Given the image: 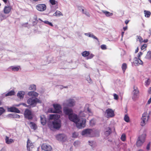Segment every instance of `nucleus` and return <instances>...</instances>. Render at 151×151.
I'll return each instance as SVG.
<instances>
[{
  "label": "nucleus",
  "instance_id": "f257e3e1",
  "mask_svg": "<svg viewBox=\"0 0 151 151\" xmlns=\"http://www.w3.org/2000/svg\"><path fill=\"white\" fill-rule=\"evenodd\" d=\"M60 116L59 115L55 114H51L50 115L49 119H54L49 125V127L51 130L54 129H59L61 127V121L59 119Z\"/></svg>",
  "mask_w": 151,
  "mask_h": 151
},
{
  "label": "nucleus",
  "instance_id": "f03ea898",
  "mask_svg": "<svg viewBox=\"0 0 151 151\" xmlns=\"http://www.w3.org/2000/svg\"><path fill=\"white\" fill-rule=\"evenodd\" d=\"M86 120L85 118L79 117L75 124L77 128L82 129L86 127Z\"/></svg>",
  "mask_w": 151,
  "mask_h": 151
},
{
  "label": "nucleus",
  "instance_id": "7ed1b4c3",
  "mask_svg": "<svg viewBox=\"0 0 151 151\" xmlns=\"http://www.w3.org/2000/svg\"><path fill=\"white\" fill-rule=\"evenodd\" d=\"M87 114H88L89 116H91L92 113L91 110L89 108L88 105H86L84 107L83 111H81L79 113L80 117H86Z\"/></svg>",
  "mask_w": 151,
  "mask_h": 151
},
{
  "label": "nucleus",
  "instance_id": "20e7f679",
  "mask_svg": "<svg viewBox=\"0 0 151 151\" xmlns=\"http://www.w3.org/2000/svg\"><path fill=\"white\" fill-rule=\"evenodd\" d=\"M27 103L32 107L36 106L37 103H40L41 101L38 99L32 97L29 98L27 100Z\"/></svg>",
  "mask_w": 151,
  "mask_h": 151
},
{
  "label": "nucleus",
  "instance_id": "39448f33",
  "mask_svg": "<svg viewBox=\"0 0 151 151\" xmlns=\"http://www.w3.org/2000/svg\"><path fill=\"white\" fill-rule=\"evenodd\" d=\"M146 136V134L145 132L139 136L136 142V145L137 147L141 146L144 142Z\"/></svg>",
  "mask_w": 151,
  "mask_h": 151
},
{
  "label": "nucleus",
  "instance_id": "423d86ee",
  "mask_svg": "<svg viewBox=\"0 0 151 151\" xmlns=\"http://www.w3.org/2000/svg\"><path fill=\"white\" fill-rule=\"evenodd\" d=\"M75 100L71 99H69L65 100L63 103L64 106L67 107H72L75 105Z\"/></svg>",
  "mask_w": 151,
  "mask_h": 151
},
{
  "label": "nucleus",
  "instance_id": "0eeeda50",
  "mask_svg": "<svg viewBox=\"0 0 151 151\" xmlns=\"http://www.w3.org/2000/svg\"><path fill=\"white\" fill-rule=\"evenodd\" d=\"M54 109L52 108L49 109V111L51 113H61V107L60 104H53V105Z\"/></svg>",
  "mask_w": 151,
  "mask_h": 151
},
{
  "label": "nucleus",
  "instance_id": "6e6552de",
  "mask_svg": "<svg viewBox=\"0 0 151 151\" xmlns=\"http://www.w3.org/2000/svg\"><path fill=\"white\" fill-rule=\"evenodd\" d=\"M149 118V116L147 112H145L143 114L141 119V125L142 126H144L147 123Z\"/></svg>",
  "mask_w": 151,
  "mask_h": 151
},
{
  "label": "nucleus",
  "instance_id": "1a4fd4ad",
  "mask_svg": "<svg viewBox=\"0 0 151 151\" xmlns=\"http://www.w3.org/2000/svg\"><path fill=\"white\" fill-rule=\"evenodd\" d=\"M94 132L93 130L90 129H87L82 131L81 134L83 136L92 137L93 134Z\"/></svg>",
  "mask_w": 151,
  "mask_h": 151
},
{
  "label": "nucleus",
  "instance_id": "9d476101",
  "mask_svg": "<svg viewBox=\"0 0 151 151\" xmlns=\"http://www.w3.org/2000/svg\"><path fill=\"white\" fill-rule=\"evenodd\" d=\"M134 90L132 92V99L134 100L139 97V91L137 87L134 86L133 87Z\"/></svg>",
  "mask_w": 151,
  "mask_h": 151
},
{
  "label": "nucleus",
  "instance_id": "9b49d317",
  "mask_svg": "<svg viewBox=\"0 0 151 151\" xmlns=\"http://www.w3.org/2000/svg\"><path fill=\"white\" fill-rule=\"evenodd\" d=\"M24 114L25 118L28 119H32L33 117V115L31 111L28 109L25 110Z\"/></svg>",
  "mask_w": 151,
  "mask_h": 151
},
{
  "label": "nucleus",
  "instance_id": "f8f14e48",
  "mask_svg": "<svg viewBox=\"0 0 151 151\" xmlns=\"http://www.w3.org/2000/svg\"><path fill=\"white\" fill-rule=\"evenodd\" d=\"M27 143V151H32V149L34 148L33 143L29 139H28Z\"/></svg>",
  "mask_w": 151,
  "mask_h": 151
},
{
  "label": "nucleus",
  "instance_id": "ddd939ff",
  "mask_svg": "<svg viewBox=\"0 0 151 151\" xmlns=\"http://www.w3.org/2000/svg\"><path fill=\"white\" fill-rule=\"evenodd\" d=\"M79 117L76 114L73 113L69 116L68 118L70 121L74 122L75 123L76 122V121Z\"/></svg>",
  "mask_w": 151,
  "mask_h": 151
},
{
  "label": "nucleus",
  "instance_id": "4468645a",
  "mask_svg": "<svg viewBox=\"0 0 151 151\" xmlns=\"http://www.w3.org/2000/svg\"><path fill=\"white\" fill-rule=\"evenodd\" d=\"M36 8L38 11L42 12L46 10V6L44 4H38L36 6Z\"/></svg>",
  "mask_w": 151,
  "mask_h": 151
},
{
  "label": "nucleus",
  "instance_id": "2eb2a0df",
  "mask_svg": "<svg viewBox=\"0 0 151 151\" xmlns=\"http://www.w3.org/2000/svg\"><path fill=\"white\" fill-rule=\"evenodd\" d=\"M105 114L107 117H111L114 116V111L111 109H108L106 110Z\"/></svg>",
  "mask_w": 151,
  "mask_h": 151
},
{
  "label": "nucleus",
  "instance_id": "dca6fc26",
  "mask_svg": "<svg viewBox=\"0 0 151 151\" xmlns=\"http://www.w3.org/2000/svg\"><path fill=\"white\" fill-rule=\"evenodd\" d=\"M63 111L66 115L68 116V117L70 115H71L73 113L72 109L69 108L67 107L64 106L63 108Z\"/></svg>",
  "mask_w": 151,
  "mask_h": 151
},
{
  "label": "nucleus",
  "instance_id": "f3484780",
  "mask_svg": "<svg viewBox=\"0 0 151 151\" xmlns=\"http://www.w3.org/2000/svg\"><path fill=\"white\" fill-rule=\"evenodd\" d=\"M41 148L44 151H51L52 150V147L50 145L45 144L42 145Z\"/></svg>",
  "mask_w": 151,
  "mask_h": 151
},
{
  "label": "nucleus",
  "instance_id": "a211bd4d",
  "mask_svg": "<svg viewBox=\"0 0 151 151\" xmlns=\"http://www.w3.org/2000/svg\"><path fill=\"white\" fill-rule=\"evenodd\" d=\"M134 63L136 66L142 64L143 62L140 59L137 58H135L134 59Z\"/></svg>",
  "mask_w": 151,
  "mask_h": 151
},
{
  "label": "nucleus",
  "instance_id": "6ab92c4d",
  "mask_svg": "<svg viewBox=\"0 0 151 151\" xmlns=\"http://www.w3.org/2000/svg\"><path fill=\"white\" fill-rule=\"evenodd\" d=\"M65 138V135L64 134H59L56 136V138L59 141H64Z\"/></svg>",
  "mask_w": 151,
  "mask_h": 151
},
{
  "label": "nucleus",
  "instance_id": "aec40b11",
  "mask_svg": "<svg viewBox=\"0 0 151 151\" xmlns=\"http://www.w3.org/2000/svg\"><path fill=\"white\" fill-rule=\"evenodd\" d=\"M25 92L23 91H19L17 93V96L20 99H23Z\"/></svg>",
  "mask_w": 151,
  "mask_h": 151
},
{
  "label": "nucleus",
  "instance_id": "412c9836",
  "mask_svg": "<svg viewBox=\"0 0 151 151\" xmlns=\"http://www.w3.org/2000/svg\"><path fill=\"white\" fill-rule=\"evenodd\" d=\"M8 110L9 111L17 113H19L20 112V111L19 109L14 107L9 108H8Z\"/></svg>",
  "mask_w": 151,
  "mask_h": 151
},
{
  "label": "nucleus",
  "instance_id": "4be33fe9",
  "mask_svg": "<svg viewBox=\"0 0 151 151\" xmlns=\"http://www.w3.org/2000/svg\"><path fill=\"white\" fill-rule=\"evenodd\" d=\"M27 95L29 96L35 97L38 96V93L34 91H31L29 92Z\"/></svg>",
  "mask_w": 151,
  "mask_h": 151
},
{
  "label": "nucleus",
  "instance_id": "5701e85b",
  "mask_svg": "<svg viewBox=\"0 0 151 151\" xmlns=\"http://www.w3.org/2000/svg\"><path fill=\"white\" fill-rule=\"evenodd\" d=\"M84 35L86 36H88L92 38L93 39H95L97 40H98V38L95 36L93 33L89 32L88 33H85Z\"/></svg>",
  "mask_w": 151,
  "mask_h": 151
},
{
  "label": "nucleus",
  "instance_id": "b1692460",
  "mask_svg": "<svg viewBox=\"0 0 151 151\" xmlns=\"http://www.w3.org/2000/svg\"><path fill=\"white\" fill-rule=\"evenodd\" d=\"M40 120L41 124L43 125H44L46 123V120L45 116L42 115L40 116Z\"/></svg>",
  "mask_w": 151,
  "mask_h": 151
},
{
  "label": "nucleus",
  "instance_id": "393cba45",
  "mask_svg": "<svg viewBox=\"0 0 151 151\" xmlns=\"http://www.w3.org/2000/svg\"><path fill=\"white\" fill-rule=\"evenodd\" d=\"M12 8L10 6H5L4 9V12L5 14H7L9 13L11 10Z\"/></svg>",
  "mask_w": 151,
  "mask_h": 151
},
{
  "label": "nucleus",
  "instance_id": "a878e982",
  "mask_svg": "<svg viewBox=\"0 0 151 151\" xmlns=\"http://www.w3.org/2000/svg\"><path fill=\"white\" fill-rule=\"evenodd\" d=\"M5 139L6 143L8 144H10L14 142V140L13 139L9 138L7 136L6 137Z\"/></svg>",
  "mask_w": 151,
  "mask_h": 151
},
{
  "label": "nucleus",
  "instance_id": "bb28decb",
  "mask_svg": "<svg viewBox=\"0 0 151 151\" xmlns=\"http://www.w3.org/2000/svg\"><path fill=\"white\" fill-rule=\"evenodd\" d=\"M111 132V129L110 127L107 128L105 132V134L106 136H109Z\"/></svg>",
  "mask_w": 151,
  "mask_h": 151
},
{
  "label": "nucleus",
  "instance_id": "cd10ccee",
  "mask_svg": "<svg viewBox=\"0 0 151 151\" xmlns=\"http://www.w3.org/2000/svg\"><path fill=\"white\" fill-rule=\"evenodd\" d=\"M63 15L61 12L57 10L53 14V16L56 17H59L60 16H63Z\"/></svg>",
  "mask_w": 151,
  "mask_h": 151
},
{
  "label": "nucleus",
  "instance_id": "c85d7f7f",
  "mask_svg": "<svg viewBox=\"0 0 151 151\" xmlns=\"http://www.w3.org/2000/svg\"><path fill=\"white\" fill-rule=\"evenodd\" d=\"M29 125L31 128L34 130H35L37 128L36 124L33 122H30L29 123Z\"/></svg>",
  "mask_w": 151,
  "mask_h": 151
},
{
  "label": "nucleus",
  "instance_id": "c756f323",
  "mask_svg": "<svg viewBox=\"0 0 151 151\" xmlns=\"http://www.w3.org/2000/svg\"><path fill=\"white\" fill-rule=\"evenodd\" d=\"M15 94V91L14 90H12L9 92L5 94V96H11L14 95Z\"/></svg>",
  "mask_w": 151,
  "mask_h": 151
},
{
  "label": "nucleus",
  "instance_id": "7c9ffc66",
  "mask_svg": "<svg viewBox=\"0 0 151 151\" xmlns=\"http://www.w3.org/2000/svg\"><path fill=\"white\" fill-rule=\"evenodd\" d=\"M144 14H145V16L146 17H149L151 14V12L148 11L144 10Z\"/></svg>",
  "mask_w": 151,
  "mask_h": 151
},
{
  "label": "nucleus",
  "instance_id": "2f4dec72",
  "mask_svg": "<svg viewBox=\"0 0 151 151\" xmlns=\"http://www.w3.org/2000/svg\"><path fill=\"white\" fill-rule=\"evenodd\" d=\"M30 90L35 91L36 90V86L34 84H31L30 85L29 88Z\"/></svg>",
  "mask_w": 151,
  "mask_h": 151
},
{
  "label": "nucleus",
  "instance_id": "473e14b6",
  "mask_svg": "<svg viewBox=\"0 0 151 151\" xmlns=\"http://www.w3.org/2000/svg\"><path fill=\"white\" fill-rule=\"evenodd\" d=\"M82 12L88 17H89L90 16L89 13L86 10L82 9Z\"/></svg>",
  "mask_w": 151,
  "mask_h": 151
},
{
  "label": "nucleus",
  "instance_id": "72a5a7b5",
  "mask_svg": "<svg viewBox=\"0 0 151 151\" xmlns=\"http://www.w3.org/2000/svg\"><path fill=\"white\" fill-rule=\"evenodd\" d=\"M102 12L104 13L107 17H109L113 15L112 13H111L105 10H102Z\"/></svg>",
  "mask_w": 151,
  "mask_h": 151
},
{
  "label": "nucleus",
  "instance_id": "f704fd0d",
  "mask_svg": "<svg viewBox=\"0 0 151 151\" xmlns=\"http://www.w3.org/2000/svg\"><path fill=\"white\" fill-rule=\"evenodd\" d=\"M90 53L88 51H85L83 52L82 53V55L84 57H88Z\"/></svg>",
  "mask_w": 151,
  "mask_h": 151
},
{
  "label": "nucleus",
  "instance_id": "c9c22d12",
  "mask_svg": "<svg viewBox=\"0 0 151 151\" xmlns=\"http://www.w3.org/2000/svg\"><path fill=\"white\" fill-rule=\"evenodd\" d=\"M145 58L148 59H151V51H148L145 57Z\"/></svg>",
  "mask_w": 151,
  "mask_h": 151
},
{
  "label": "nucleus",
  "instance_id": "e433bc0d",
  "mask_svg": "<svg viewBox=\"0 0 151 151\" xmlns=\"http://www.w3.org/2000/svg\"><path fill=\"white\" fill-rule=\"evenodd\" d=\"M94 132L93 134V136L92 137H98L99 135V131L93 130Z\"/></svg>",
  "mask_w": 151,
  "mask_h": 151
},
{
  "label": "nucleus",
  "instance_id": "4c0bfd02",
  "mask_svg": "<svg viewBox=\"0 0 151 151\" xmlns=\"http://www.w3.org/2000/svg\"><path fill=\"white\" fill-rule=\"evenodd\" d=\"M122 68L124 72L127 68V65L126 63H124L122 64Z\"/></svg>",
  "mask_w": 151,
  "mask_h": 151
},
{
  "label": "nucleus",
  "instance_id": "58836bf2",
  "mask_svg": "<svg viewBox=\"0 0 151 151\" xmlns=\"http://www.w3.org/2000/svg\"><path fill=\"white\" fill-rule=\"evenodd\" d=\"M80 144V142L78 141H75L73 144L74 146L76 147H77L79 146Z\"/></svg>",
  "mask_w": 151,
  "mask_h": 151
},
{
  "label": "nucleus",
  "instance_id": "ea45409f",
  "mask_svg": "<svg viewBox=\"0 0 151 151\" xmlns=\"http://www.w3.org/2000/svg\"><path fill=\"white\" fill-rule=\"evenodd\" d=\"M137 41L139 40L140 42H143V39L141 36H137Z\"/></svg>",
  "mask_w": 151,
  "mask_h": 151
},
{
  "label": "nucleus",
  "instance_id": "a19ab883",
  "mask_svg": "<svg viewBox=\"0 0 151 151\" xmlns=\"http://www.w3.org/2000/svg\"><path fill=\"white\" fill-rule=\"evenodd\" d=\"M124 119L125 122H128L129 121V117L127 115H125L124 118Z\"/></svg>",
  "mask_w": 151,
  "mask_h": 151
},
{
  "label": "nucleus",
  "instance_id": "79ce46f5",
  "mask_svg": "<svg viewBox=\"0 0 151 151\" xmlns=\"http://www.w3.org/2000/svg\"><path fill=\"white\" fill-rule=\"evenodd\" d=\"M50 4L52 5H55L57 3V2L55 0H50L49 1Z\"/></svg>",
  "mask_w": 151,
  "mask_h": 151
},
{
  "label": "nucleus",
  "instance_id": "37998d69",
  "mask_svg": "<svg viewBox=\"0 0 151 151\" xmlns=\"http://www.w3.org/2000/svg\"><path fill=\"white\" fill-rule=\"evenodd\" d=\"M126 138L125 134H123L121 136V139L122 141H124L126 140Z\"/></svg>",
  "mask_w": 151,
  "mask_h": 151
},
{
  "label": "nucleus",
  "instance_id": "c03bdc74",
  "mask_svg": "<svg viewBox=\"0 0 151 151\" xmlns=\"http://www.w3.org/2000/svg\"><path fill=\"white\" fill-rule=\"evenodd\" d=\"M5 111V110L2 107H0V115H1Z\"/></svg>",
  "mask_w": 151,
  "mask_h": 151
},
{
  "label": "nucleus",
  "instance_id": "a18cd8bd",
  "mask_svg": "<svg viewBox=\"0 0 151 151\" xmlns=\"http://www.w3.org/2000/svg\"><path fill=\"white\" fill-rule=\"evenodd\" d=\"M44 23L48 24L51 26H53V25L50 22H49L48 21L45 20L43 21Z\"/></svg>",
  "mask_w": 151,
  "mask_h": 151
},
{
  "label": "nucleus",
  "instance_id": "49530a36",
  "mask_svg": "<svg viewBox=\"0 0 151 151\" xmlns=\"http://www.w3.org/2000/svg\"><path fill=\"white\" fill-rule=\"evenodd\" d=\"M90 124L91 125L93 126L95 124V120L93 119L91 120L90 121Z\"/></svg>",
  "mask_w": 151,
  "mask_h": 151
},
{
  "label": "nucleus",
  "instance_id": "de8ad7c7",
  "mask_svg": "<svg viewBox=\"0 0 151 151\" xmlns=\"http://www.w3.org/2000/svg\"><path fill=\"white\" fill-rule=\"evenodd\" d=\"M94 56V55L92 54H90L88 56V57H87V59H91Z\"/></svg>",
  "mask_w": 151,
  "mask_h": 151
},
{
  "label": "nucleus",
  "instance_id": "09e8293b",
  "mask_svg": "<svg viewBox=\"0 0 151 151\" xmlns=\"http://www.w3.org/2000/svg\"><path fill=\"white\" fill-rule=\"evenodd\" d=\"M12 70L14 71H17L19 70V67H13L12 68Z\"/></svg>",
  "mask_w": 151,
  "mask_h": 151
},
{
  "label": "nucleus",
  "instance_id": "8fccbe9b",
  "mask_svg": "<svg viewBox=\"0 0 151 151\" xmlns=\"http://www.w3.org/2000/svg\"><path fill=\"white\" fill-rule=\"evenodd\" d=\"M150 83V81L149 79L147 80L145 82V85L148 86L149 85Z\"/></svg>",
  "mask_w": 151,
  "mask_h": 151
},
{
  "label": "nucleus",
  "instance_id": "3c124183",
  "mask_svg": "<svg viewBox=\"0 0 151 151\" xmlns=\"http://www.w3.org/2000/svg\"><path fill=\"white\" fill-rule=\"evenodd\" d=\"M147 46V45L146 44H143V45H142L141 46V50H144L146 48Z\"/></svg>",
  "mask_w": 151,
  "mask_h": 151
},
{
  "label": "nucleus",
  "instance_id": "603ef678",
  "mask_svg": "<svg viewBox=\"0 0 151 151\" xmlns=\"http://www.w3.org/2000/svg\"><path fill=\"white\" fill-rule=\"evenodd\" d=\"M78 135V133L76 132H74L72 134V137H76Z\"/></svg>",
  "mask_w": 151,
  "mask_h": 151
},
{
  "label": "nucleus",
  "instance_id": "864d4df0",
  "mask_svg": "<svg viewBox=\"0 0 151 151\" xmlns=\"http://www.w3.org/2000/svg\"><path fill=\"white\" fill-rule=\"evenodd\" d=\"M113 96L114 97V99L116 100H117L118 99V96L115 93H114L113 94Z\"/></svg>",
  "mask_w": 151,
  "mask_h": 151
},
{
  "label": "nucleus",
  "instance_id": "5fc2aeb1",
  "mask_svg": "<svg viewBox=\"0 0 151 151\" xmlns=\"http://www.w3.org/2000/svg\"><path fill=\"white\" fill-rule=\"evenodd\" d=\"M101 48L102 50H106V46L104 45H101Z\"/></svg>",
  "mask_w": 151,
  "mask_h": 151
},
{
  "label": "nucleus",
  "instance_id": "6e6d98bb",
  "mask_svg": "<svg viewBox=\"0 0 151 151\" xmlns=\"http://www.w3.org/2000/svg\"><path fill=\"white\" fill-rule=\"evenodd\" d=\"M86 80L89 83H91L92 82V81L89 76H88L86 78Z\"/></svg>",
  "mask_w": 151,
  "mask_h": 151
},
{
  "label": "nucleus",
  "instance_id": "4d7b16f0",
  "mask_svg": "<svg viewBox=\"0 0 151 151\" xmlns=\"http://www.w3.org/2000/svg\"><path fill=\"white\" fill-rule=\"evenodd\" d=\"M13 115L14 117L16 118H19L20 117V116L16 114H14Z\"/></svg>",
  "mask_w": 151,
  "mask_h": 151
},
{
  "label": "nucleus",
  "instance_id": "13d9d810",
  "mask_svg": "<svg viewBox=\"0 0 151 151\" xmlns=\"http://www.w3.org/2000/svg\"><path fill=\"white\" fill-rule=\"evenodd\" d=\"M143 53L142 52H139L138 54L137 58H140V56L142 55Z\"/></svg>",
  "mask_w": 151,
  "mask_h": 151
},
{
  "label": "nucleus",
  "instance_id": "bf43d9fd",
  "mask_svg": "<svg viewBox=\"0 0 151 151\" xmlns=\"http://www.w3.org/2000/svg\"><path fill=\"white\" fill-rule=\"evenodd\" d=\"M150 142L147 145L146 147V149L147 150H150Z\"/></svg>",
  "mask_w": 151,
  "mask_h": 151
},
{
  "label": "nucleus",
  "instance_id": "052dcab7",
  "mask_svg": "<svg viewBox=\"0 0 151 151\" xmlns=\"http://www.w3.org/2000/svg\"><path fill=\"white\" fill-rule=\"evenodd\" d=\"M83 7L82 6H78V9L79 10L81 11H81H82V9H83Z\"/></svg>",
  "mask_w": 151,
  "mask_h": 151
},
{
  "label": "nucleus",
  "instance_id": "680f3d73",
  "mask_svg": "<svg viewBox=\"0 0 151 151\" xmlns=\"http://www.w3.org/2000/svg\"><path fill=\"white\" fill-rule=\"evenodd\" d=\"M151 102V96L150 98L147 101V104H150Z\"/></svg>",
  "mask_w": 151,
  "mask_h": 151
},
{
  "label": "nucleus",
  "instance_id": "e2e57ef3",
  "mask_svg": "<svg viewBox=\"0 0 151 151\" xmlns=\"http://www.w3.org/2000/svg\"><path fill=\"white\" fill-rule=\"evenodd\" d=\"M21 104L23 106L26 107H28V106L25 103H22Z\"/></svg>",
  "mask_w": 151,
  "mask_h": 151
},
{
  "label": "nucleus",
  "instance_id": "0e129e2a",
  "mask_svg": "<svg viewBox=\"0 0 151 151\" xmlns=\"http://www.w3.org/2000/svg\"><path fill=\"white\" fill-rule=\"evenodd\" d=\"M148 92L149 94H151V87H150L149 88L148 91Z\"/></svg>",
  "mask_w": 151,
  "mask_h": 151
},
{
  "label": "nucleus",
  "instance_id": "69168bd1",
  "mask_svg": "<svg viewBox=\"0 0 151 151\" xmlns=\"http://www.w3.org/2000/svg\"><path fill=\"white\" fill-rule=\"evenodd\" d=\"M138 50H139V48L138 47H137L135 50V53H137V52L138 51Z\"/></svg>",
  "mask_w": 151,
  "mask_h": 151
},
{
  "label": "nucleus",
  "instance_id": "338daca9",
  "mask_svg": "<svg viewBox=\"0 0 151 151\" xmlns=\"http://www.w3.org/2000/svg\"><path fill=\"white\" fill-rule=\"evenodd\" d=\"M123 29L124 31H125L127 30V27H124L123 28Z\"/></svg>",
  "mask_w": 151,
  "mask_h": 151
},
{
  "label": "nucleus",
  "instance_id": "774afa93",
  "mask_svg": "<svg viewBox=\"0 0 151 151\" xmlns=\"http://www.w3.org/2000/svg\"><path fill=\"white\" fill-rule=\"evenodd\" d=\"M149 33L150 34V35H151V28H150L149 30Z\"/></svg>",
  "mask_w": 151,
  "mask_h": 151
}]
</instances>
